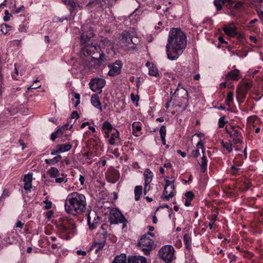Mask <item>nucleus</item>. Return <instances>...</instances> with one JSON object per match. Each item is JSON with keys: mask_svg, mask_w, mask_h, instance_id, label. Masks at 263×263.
Masks as SVG:
<instances>
[{"mask_svg": "<svg viewBox=\"0 0 263 263\" xmlns=\"http://www.w3.org/2000/svg\"><path fill=\"white\" fill-rule=\"evenodd\" d=\"M186 46V37L179 28H172L169 32L166 51L167 58L177 60L183 53Z\"/></svg>", "mask_w": 263, "mask_h": 263, "instance_id": "f257e3e1", "label": "nucleus"}, {"mask_svg": "<svg viewBox=\"0 0 263 263\" xmlns=\"http://www.w3.org/2000/svg\"><path fill=\"white\" fill-rule=\"evenodd\" d=\"M86 200L85 195L78 192L69 194L64 203L65 212L72 215L82 213L86 208Z\"/></svg>", "mask_w": 263, "mask_h": 263, "instance_id": "f03ea898", "label": "nucleus"}, {"mask_svg": "<svg viewBox=\"0 0 263 263\" xmlns=\"http://www.w3.org/2000/svg\"><path fill=\"white\" fill-rule=\"evenodd\" d=\"M155 235L153 232H148L143 235L139 240L137 247L143 251L146 255L149 254L150 251L155 248L154 241L151 237H154Z\"/></svg>", "mask_w": 263, "mask_h": 263, "instance_id": "7ed1b4c3", "label": "nucleus"}, {"mask_svg": "<svg viewBox=\"0 0 263 263\" xmlns=\"http://www.w3.org/2000/svg\"><path fill=\"white\" fill-rule=\"evenodd\" d=\"M62 237L68 239L76 234V227L74 221L71 219L65 220L60 226Z\"/></svg>", "mask_w": 263, "mask_h": 263, "instance_id": "20e7f679", "label": "nucleus"}, {"mask_svg": "<svg viewBox=\"0 0 263 263\" xmlns=\"http://www.w3.org/2000/svg\"><path fill=\"white\" fill-rule=\"evenodd\" d=\"M102 232L97 234L94 238L93 242L91 246L90 250L95 249V253H98L104 248L106 240V232L103 228V226L101 227Z\"/></svg>", "mask_w": 263, "mask_h": 263, "instance_id": "39448f33", "label": "nucleus"}, {"mask_svg": "<svg viewBox=\"0 0 263 263\" xmlns=\"http://www.w3.org/2000/svg\"><path fill=\"white\" fill-rule=\"evenodd\" d=\"M175 250L171 245L163 246L159 251V257L166 263H171L175 258Z\"/></svg>", "mask_w": 263, "mask_h": 263, "instance_id": "423d86ee", "label": "nucleus"}, {"mask_svg": "<svg viewBox=\"0 0 263 263\" xmlns=\"http://www.w3.org/2000/svg\"><path fill=\"white\" fill-rule=\"evenodd\" d=\"M47 174L50 178H54L57 183H66L68 178L65 174H60L58 169L55 167H50L47 171Z\"/></svg>", "mask_w": 263, "mask_h": 263, "instance_id": "0eeeda50", "label": "nucleus"}, {"mask_svg": "<svg viewBox=\"0 0 263 263\" xmlns=\"http://www.w3.org/2000/svg\"><path fill=\"white\" fill-rule=\"evenodd\" d=\"M133 35L126 31L122 33L121 44L122 47L126 50L134 49L136 48L135 44L133 41Z\"/></svg>", "mask_w": 263, "mask_h": 263, "instance_id": "6e6552de", "label": "nucleus"}, {"mask_svg": "<svg viewBox=\"0 0 263 263\" xmlns=\"http://www.w3.org/2000/svg\"><path fill=\"white\" fill-rule=\"evenodd\" d=\"M109 220L111 224L122 223L123 226L125 224L126 221L123 215L116 209L111 210L109 214Z\"/></svg>", "mask_w": 263, "mask_h": 263, "instance_id": "1a4fd4ad", "label": "nucleus"}, {"mask_svg": "<svg viewBox=\"0 0 263 263\" xmlns=\"http://www.w3.org/2000/svg\"><path fill=\"white\" fill-rule=\"evenodd\" d=\"M106 84V81L102 78H96L92 79L89 84L91 90L95 92L101 93L102 88Z\"/></svg>", "mask_w": 263, "mask_h": 263, "instance_id": "9d476101", "label": "nucleus"}, {"mask_svg": "<svg viewBox=\"0 0 263 263\" xmlns=\"http://www.w3.org/2000/svg\"><path fill=\"white\" fill-rule=\"evenodd\" d=\"M98 48L102 52L106 53L107 54L115 53L113 42L105 38L101 40Z\"/></svg>", "mask_w": 263, "mask_h": 263, "instance_id": "9b49d317", "label": "nucleus"}, {"mask_svg": "<svg viewBox=\"0 0 263 263\" xmlns=\"http://www.w3.org/2000/svg\"><path fill=\"white\" fill-rule=\"evenodd\" d=\"M180 96V97L183 98V102L179 105V106H182L184 108H186L188 106V93L186 90H185L183 87H180V84H179L178 86L176 89L175 92L173 95V97H179Z\"/></svg>", "mask_w": 263, "mask_h": 263, "instance_id": "f8f14e48", "label": "nucleus"}, {"mask_svg": "<svg viewBox=\"0 0 263 263\" xmlns=\"http://www.w3.org/2000/svg\"><path fill=\"white\" fill-rule=\"evenodd\" d=\"M83 31L80 37V43L83 45L87 43L93 36L94 33L92 29H91L87 25H84L82 27Z\"/></svg>", "mask_w": 263, "mask_h": 263, "instance_id": "ddd939ff", "label": "nucleus"}, {"mask_svg": "<svg viewBox=\"0 0 263 263\" xmlns=\"http://www.w3.org/2000/svg\"><path fill=\"white\" fill-rule=\"evenodd\" d=\"M123 66L122 62L120 60H116L114 63L108 65L109 70L108 74L111 77H114L119 74L121 72V69Z\"/></svg>", "mask_w": 263, "mask_h": 263, "instance_id": "4468645a", "label": "nucleus"}, {"mask_svg": "<svg viewBox=\"0 0 263 263\" xmlns=\"http://www.w3.org/2000/svg\"><path fill=\"white\" fill-rule=\"evenodd\" d=\"M72 145L70 143L60 144L57 145L54 148L51 149V155L58 154L69 151L72 148Z\"/></svg>", "mask_w": 263, "mask_h": 263, "instance_id": "2eb2a0df", "label": "nucleus"}, {"mask_svg": "<svg viewBox=\"0 0 263 263\" xmlns=\"http://www.w3.org/2000/svg\"><path fill=\"white\" fill-rule=\"evenodd\" d=\"M252 83L251 81H244L239 86L237 91V98L238 100L245 97L247 90L252 87Z\"/></svg>", "mask_w": 263, "mask_h": 263, "instance_id": "dca6fc26", "label": "nucleus"}, {"mask_svg": "<svg viewBox=\"0 0 263 263\" xmlns=\"http://www.w3.org/2000/svg\"><path fill=\"white\" fill-rule=\"evenodd\" d=\"M222 29L224 32L230 37H235L237 35V28L233 23L223 25Z\"/></svg>", "mask_w": 263, "mask_h": 263, "instance_id": "f3484780", "label": "nucleus"}, {"mask_svg": "<svg viewBox=\"0 0 263 263\" xmlns=\"http://www.w3.org/2000/svg\"><path fill=\"white\" fill-rule=\"evenodd\" d=\"M33 174L31 173H29L24 175L23 178L24 189L26 191H30L32 187Z\"/></svg>", "mask_w": 263, "mask_h": 263, "instance_id": "a211bd4d", "label": "nucleus"}, {"mask_svg": "<svg viewBox=\"0 0 263 263\" xmlns=\"http://www.w3.org/2000/svg\"><path fill=\"white\" fill-rule=\"evenodd\" d=\"M167 192H165V187L164 188V191L162 195L163 199L168 201L174 197L176 194V191L175 187H167Z\"/></svg>", "mask_w": 263, "mask_h": 263, "instance_id": "6ab92c4d", "label": "nucleus"}, {"mask_svg": "<svg viewBox=\"0 0 263 263\" xmlns=\"http://www.w3.org/2000/svg\"><path fill=\"white\" fill-rule=\"evenodd\" d=\"M107 138V137L106 138ZM108 138V143L111 145H115L117 141L120 140V133L118 129H114V131L109 134V137Z\"/></svg>", "mask_w": 263, "mask_h": 263, "instance_id": "aec40b11", "label": "nucleus"}, {"mask_svg": "<svg viewBox=\"0 0 263 263\" xmlns=\"http://www.w3.org/2000/svg\"><path fill=\"white\" fill-rule=\"evenodd\" d=\"M98 51V47L93 44L85 45L83 48L84 55H90L93 54Z\"/></svg>", "mask_w": 263, "mask_h": 263, "instance_id": "412c9836", "label": "nucleus"}, {"mask_svg": "<svg viewBox=\"0 0 263 263\" xmlns=\"http://www.w3.org/2000/svg\"><path fill=\"white\" fill-rule=\"evenodd\" d=\"M90 102L93 107L98 109L100 112L102 111L103 109L101 103L100 101L99 97L97 94H93L91 95Z\"/></svg>", "mask_w": 263, "mask_h": 263, "instance_id": "4be33fe9", "label": "nucleus"}, {"mask_svg": "<svg viewBox=\"0 0 263 263\" xmlns=\"http://www.w3.org/2000/svg\"><path fill=\"white\" fill-rule=\"evenodd\" d=\"M145 66L148 69V74L154 77H158L159 76V71L157 67L153 63L149 62L146 63Z\"/></svg>", "mask_w": 263, "mask_h": 263, "instance_id": "5701e85b", "label": "nucleus"}, {"mask_svg": "<svg viewBox=\"0 0 263 263\" xmlns=\"http://www.w3.org/2000/svg\"><path fill=\"white\" fill-rule=\"evenodd\" d=\"M73 124H69L66 123L63 126H62L60 127H59L58 129V132L60 133V134L62 136V135H64L65 136L67 137L69 134L68 133L69 131L71 130V129L72 128Z\"/></svg>", "mask_w": 263, "mask_h": 263, "instance_id": "b1692460", "label": "nucleus"}, {"mask_svg": "<svg viewBox=\"0 0 263 263\" xmlns=\"http://www.w3.org/2000/svg\"><path fill=\"white\" fill-rule=\"evenodd\" d=\"M127 263H147V259L142 256H130L127 258Z\"/></svg>", "mask_w": 263, "mask_h": 263, "instance_id": "393cba45", "label": "nucleus"}, {"mask_svg": "<svg viewBox=\"0 0 263 263\" xmlns=\"http://www.w3.org/2000/svg\"><path fill=\"white\" fill-rule=\"evenodd\" d=\"M114 129L115 128L109 122L105 121L102 125V130L105 134V138L109 137V133L114 131Z\"/></svg>", "mask_w": 263, "mask_h": 263, "instance_id": "a878e982", "label": "nucleus"}, {"mask_svg": "<svg viewBox=\"0 0 263 263\" xmlns=\"http://www.w3.org/2000/svg\"><path fill=\"white\" fill-rule=\"evenodd\" d=\"M226 78L228 80H232L234 81H237L240 78V72L239 71L235 69L233 70H231L228 72L226 76Z\"/></svg>", "mask_w": 263, "mask_h": 263, "instance_id": "bb28decb", "label": "nucleus"}, {"mask_svg": "<svg viewBox=\"0 0 263 263\" xmlns=\"http://www.w3.org/2000/svg\"><path fill=\"white\" fill-rule=\"evenodd\" d=\"M87 221L89 229L92 230L96 229L99 224L100 219L98 216H97V217H95L93 221H91V217L89 215L87 217Z\"/></svg>", "mask_w": 263, "mask_h": 263, "instance_id": "cd10ccee", "label": "nucleus"}, {"mask_svg": "<svg viewBox=\"0 0 263 263\" xmlns=\"http://www.w3.org/2000/svg\"><path fill=\"white\" fill-rule=\"evenodd\" d=\"M231 137L233 139L235 143H239L241 141V136L239 131L235 128L233 129L230 133Z\"/></svg>", "mask_w": 263, "mask_h": 263, "instance_id": "c85d7f7f", "label": "nucleus"}, {"mask_svg": "<svg viewBox=\"0 0 263 263\" xmlns=\"http://www.w3.org/2000/svg\"><path fill=\"white\" fill-rule=\"evenodd\" d=\"M142 127L141 123L139 122H134L132 124V133L133 134L138 137L140 136V132L141 130Z\"/></svg>", "mask_w": 263, "mask_h": 263, "instance_id": "c756f323", "label": "nucleus"}, {"mask_svg": "<svg viewBox=\"0 0 263 263\" xmlns=\"http://www.w3.org/2000/svg\"><path fill=\"white\" fill-rule=\"evenodd\" d=\"M263 0H259V1L257 0L256 2L252 3V5H254L256 7L257 15L263 24V11H262L259 7L260 6V3Z\"/></svg>", "mask_w": 263, "mask_h": 263, "instance_id": "7c9ffc66", "label": "nucleus"}, {"mask_svg": "<svg viewBox=\"0 0 263 263\" xmlns=\"http://www.w3.org/2000/svg\"><path fill=\"white\" fill-rule=\"evenodd\" d=\"M52 159H47L45 160V162L48 165H55L62 160V156L59 154Z\"/></svg>", "mask_w": 263, "mask_h": 263, "instance_id": "2f4dec72", "label": "nucleus"}, {"mask_svg": "<svg viewBox=\"0 0 263 263\" xmlns=\"http://www.w3.org/2000/svg\"><path fill=\"white\" fill-rule=\"evenodd\" d=\"M144 182H151L153 177V173L148 168L144 172Z\"/></svg>", "mask_w": 263, "mask_h": 263, "instance_id": "473e14b6", "label": "nucleus"}, {"mask_svg": "<svg viewBox=\"0 0 263 263\" xmlns=\"http://www.w3.org/2000/svg\"><path fill=\"white\" fill-rule=\"evenodd\" d=\"M112 263H127L126 255L122 253L119 255H117Z\"/></svg>", "mask_w": 263, "mask_h": 263, "instance_id": "72a5a7b5", "label": "nucleus"}, {"mask_svg": "<svg viewBox=\"0 0 263 263\" xmlns=\"http://www.w3.org/2000/svg\"><path fill=\"white\" fill-rule=\"evenodd\" d=\"M175 178H172L171 180H170L168 179V177H165L164 178V181H165V186L164 187H165V192H167V187H175L174 185V182H175Z\"/></svg>", "mask_w": 263, "mask_h": 263, "instance_id": "f704fd0d", "label": "nucleus"}, {"mask_svg": "<svg viewBox=\"0 0 263 263\" xmlns=\"http://www.w3.org/2000/svg\"><path fill=\"white\" fill-rule=\"evenodd\" d=\"M166 127L165 126L162 125L161 126L159 129V133L160 135L161 139L162 141V143L163 145L166 144V140H165V136H166Z\"/></svg>", "mask_w": 263, "mask_h": 263, "instance_id": "c9c22d12", "label": "nucleus"}, {"mask_svg": "<svg viewBox=\"0 0 263 263\" xmlns=\"http://www.w3.org/2000/svg\"><path fill=\"white\" fill-rule=\"evenodd\" d=\"M142 186L141 185L136 186L134 190L135 200L138 201L142 194Z\"/></svg>", "mask_w": 263, "mask_h": 263, "instance_id": "e433bc0d", "label": "nucleus"}, {"mask_svg": "<svg viewBox=\"0 0 263 263\" xmlns=\"http://www.w3.org/2000/svg\"><path fill=\"white\" fill-rule=\"evenodd\" d=\"M89 64L90 66H93L96 69L98 68L100 66L103 65L98 58H95L94 57L91 58Z\"/></svg>", "mask_w": 263, "mask_h": 263, "instance_id": "4c0bfd02", "label": "nucleus"}, {"mask_svg": "<svg viewBox=\"0 0 263 263\" xmlns=\"http://www.w3.org/2000/svg\"><path fill=\"white\" fill-rule=\"evenodd\" d=\"M108 0H95L92 3H89V5H94L97 8L102 9L103 6L106 3Z\"/></svg>", "mask_w": 263, "mask_h": 263, "instance_id": "58836bf2", "label": "nucleus"}, {"mask_svg": "<svg viewBox=\"0 0 263 263\" xmlns=\"http://www.w3.org/2000/svg\"><path fill=\"white\" fill-rule=\"evenodd\" d=\"M201 172L204 173L206 170L207 167V159L204 154L201 158V163L200 164Z\"/></svg>", "mask_w": 263, "mask_h": 263, "instance_id": "ea45409f", "label": "nucleus"}, {"mask_svg": "<svg viewBox=\"0 0 263 263\" xmlns=\"http://www.w3.org/2000/svg\"><path fill=\"white\" fill-rule=\"evenodd\" d=\"M12 27L6 24H3L1 26V31L4 34H7L9 31L11 29Z\"/></svg>", "mask_w": 263, "mask_h": 263, "instance_id": "a19ab883", "label": "nucleus"}, {"mask_svg": "<svg viewBox=\"0 0 263 263\" xmlns=\"http://www.w3.org/2000/svg\"><path fill=\"white\" fill-rule=\"evenodd\" d=\"M233 102V94L231 92H229L227 94V99L226 100V103L228 106H231Z\"/></svg>", "mask_w": 263, "mask_h": 263, "instance_id": "79ce46f5", "label": "nucleus"}, {"mask_svg": "<svg viewBox=\"0 0 263 263\" xmlns=\"http://www.w3.org/2000/svg\"><path fill=\"white\" fill-rule=\"evenodd\" d=\"M214 4L217 10H220L224 5V0H214Z\"/></svg>", "mask_w": 263, "mask_h": 263, "instance_id": "37998d69", "label": "nucleus"}, {"mask_svg": "<svg viewBox=\"0 0 263 263\" xmlns=\"http://www.w3.org/2000/svg\"><path fill=\"white\" fill-rule=\"evenodd\" d=\"M221 145L224 148L226 149L228 153H231L232 151V147L231 143L228 142H224L223 141H222Z\"/></svg>", "mask_w": 263, "mask_h": 263, "instance_id": "c03bdc74", "label": "nucleus"}, {"mask_svg": "<svg viewBox=\"0 0 263 263\" xmlns=\"http://www.w3.org/2000/svg\"><path fill=\"white\" fill-rule=\"evenodd\" d=\"M164 28V26L162 22H159L158 24L155 26V32L159 33L161 32Z\"/></svg>", "mask_w": 263, "mask_h": 263, "instance_id": "a18cd8bd", "label": "nucleus"}, {"mask_svg": "<svg viewBox=\"0 0 263 263\" xmlns=\"http://www.w3.org/2000/svg\"><path fill=\"white\" fill-rule=\"evenodd\" d=\"M105 53H106L102 52L98 58L102 65H104L107 60V57L105 55Z\"/></svg>", "mask_w": 263, "mask_h": 263, "instance_id": "49530a36", "label": "nucleus"}, {"mask_svg": "<svg viewBox=\"0 0 263 263\" xmlns=\"http://www.w3.org/2000/svg\"><path fill=\"white\" fill-rule=\"evenodd\" d=\"M183 240H184V241L185 242V244L186 247H188L189 246H190L191 243V239L190 236L188 234H184V235L183 236Z\"/></svg>", "mask_w": 263, "mask_h": 263, "instance_id": "de8ad7c7", "label": "nucleus"}, {"mask_svg": "<svg viewBox=\"0 0 263 263\" xmlns=\"http://www.w3.org/2000/svg\"><path fill=\"white\" fill-rule=\"evenodd\" d=\"M130 99L133 103H136V106H137L139 101V96L138 95H135L134 93H132L130 95Z\"/></svg>", "mask_w": 263, "mask_h": 263, "instance_id": "09e8293b", "label": "nucleus"}, {"mask_svg": "<svg viewBox=\"0 0 263 263\" xmlns=\"http://www.w3.org/2000/svg\"><path fill=\"white\" fill-rule=\"evenodd\" d=\"M10 192L8 190L5 189L3 191L2 196L0 197V201L4 200L6 198L9 197Z\"/></svg>", "mask_w": 263, "mask_h": 263, "instance_id": "8fccbe9b", "label": "nucleus"}, {"mask_svg": "<svg viewBox=\"0 0 263 263\" xmlns=\"http://www.w3.org/2000/svg\"><path fill=\"white\" fill-rule=\"evenodd\" d=\"M186 199L191 200L194 198V194L192 191H188L185 193Z\"/></svg>", "mask_w": 263, "mask_h": 263, "instance_id": "3c124183", "label": "nucleus"}, {"mask_svg": "<svg viewBox=\"0 0 263 263\" xmlns=\"http://www.w3.org/2000/svg\"><path fill=\"white\" fill-rule=\"evenodd\" d=\"M45 204L44 208L46 210H48L51 208L52 203L51 201L46 199L44 201Z\"/></svg>", "mask_w": 263, "mask_h": 263, "instance_id": "603ef678", "label": "nucleus"}, {"mask_svg": "<svg viewBox=\"0 0 263 263\" xmlns=\"http://www.w3.org/2000/svg\"><path fill=\"white\" fill-rule=\"evenodd\" d=\"M196 148H197V149H198L199 148H201L202 149V152L203 154H204V143L201 140H200L198 141V143L196 145Z\"/></svg>", "mask_w": 263, "mask_h": 263, "instance_id": "864d4df0", "label": "nucleus"}, {"mask_svg": "<svg viewBox=\"0 0 263 263\" xmlns=\"http://www.w3.org/2000/svg\"><path fill=\"white\" fill-rule=\"evenodd\" d=\"M12 16L11 14L10 13L8 10H6L5 11V16H4V21L5 22H8L10 20L11 16Z\"/></svg>", "mask_w": 263, "mask_h": 263, "instance_id": "5fc2aeb1", "label": "nucleus"}, {"mask_svg": "<svg viewBox=\"0 0 263 263\" xmlns=\"http://www.w3.org/2000/svg\"><path fill=\"white\" fill-rule=\"evenodd\" d=\"M150 183H151V182H144V195H146L147 194V193L150 190V189H151Z\"/></svg>", "mask_w": 263, "mask_h": 263, "instance_id": "6e6d98bb", "label": "nucleus"}, {"mask_svg": "<svg viewBox=\"0 0 263 263\" xmlns=\"http://www.w3.org/2000/svg\"><path fill=\"white\" fill-rule=\"evenodd\" d=\"M25 8L24 6H22L18 8H16L15 9H12L11 10V13L13 14H17L20 13L21 11H23L24 10Z\"/></svg>", "mask_w": 263, "mask_h": 263, "instance_id": "4d7b16f0", "label": "nucleus"}, {"mask_svg": "<svg viewBox=\"0 0 263 263\" xmlns=\"http://www.w3.org/2000/svg\"><path fill=\"white\" fill-rule=\"evenodd\" d=\"M61 136V135L60 134V133L59 132H58V129L52 133L51 135V139L52 140V141H54V140L58 137H60Z\"/></svg>", "mask_w": 263, "mask_h": 263, "instance_id": "13d9d810", "label": "nucleus"}, {"mask_svg": "<svg viewBox=\"0 0 263 263\" xmlns=\"http://www.w3.org/2000/svg\"><path fill=\"white\" fill-rule=\"evenodd\" d=\"M224 117H221L219 118L218 121V126L219 128L223 127L225 124Z\"/></svg>", "mask_w": 263, "mask_h": 263, "instance_id": "bf43d9fd", "label": "nucleus"}, {"mask_svg": "<svg viewBox=\"0 0 263 263\" xmlns=\"http://www.w3.org/2000/svg\"><path fill=\"white\" fill-rule=\"evenodd\" d=\"M109 153L114 155V156H116V157H118L120 156V153L117 148L110 149L109 150Z\"/></svg>", "mask_w": 263, "mask_h": 263, "instance_id": "052dcab7", "label": "nucleus"}, {"mask_svg": "<svg viewBox=\"0 0 263 263\" xmlns=\"http://www.w3.org/2000/svg\"><path fill=\"white\" fill-rule=\"evenodd\" d=\"M68 6L69 7L70 11L71 12H72L74 10V9L76 8V4L75 2H74L73 1L71 0L70 3L69 4Z\"/></svg>", "mask_w": 263, "mask_h": 263, "instance_id": "680f3d73", "label": "nucleus"}, {"mask_svg": "<svg viewBox=\"0 0 263 263\" xmlns=\"http://www.w3.org/2000/svg\"><path fill=\"white\" fill-rule=\"evenodd\" d=\"M45 214L46 218L49 219L53 216V212L52 211L50 210V211H48L47 212H46Z\"/></svg>", "mask_w": 263, "mask_h": 263, "instance_id": "e2e57ef3", "label": "nucleus"}, {"mask_svg": "<svg viewBox=\"0 0 263 263\" xmlns=\"http://www.w3.org/2000/svg\"><path fill=\"white\" fill-rule=\"evenodd\" d=\"M79 180L81 185H84L85 183V177L82 175H80Z\"/></svg>", "mask_w": 263, "mask_h": 263, "instance_id": "0e129e2a", "label": "nucleus"}, {"mask_svg": "<svg viewBox=\"0 0 263 263\" xmlns=\"http://www.w3.org/2000/svg\"><path fill=\"white\" fill-rule=\"evenodd\" d=\"M25 223L20 220H18L15 223V227L17 228L22 229Z\"/></svg>", "mask_w": 263, "mask_h": 263, "instance_id": "69168bd1", "label": "nucleus"}, {"mask_svg": "<svg viewBox=\"0 0 263 263\" xmlns=\"http://www.w3.org/2000/svg\"><path fill=\"white\" fill-rule=\"evenodd\" d=\"M200 155L199 150L198 149L193 151L192 156L195 158H197Z\"/></svg>", "mask_w": 263, "mask_h": 263, "instance_id": "338daca9", "label": "nucleus"}, {"mask_svg": "<svg viewBox=\"0 0 263 263\" xmlns=\"http://www.w3.org/2000/svg\"><path fill=\"white\" fill-rule=\"evenodd\" d=\"M79 114L76 111H73L71 114V116H70V117L71 119H78L79 118Z\"/></svg>", "mask_w": 263, "mask_h": 263, "instance_id": "774afa93", "label": "nucleus"}]
</instances>
